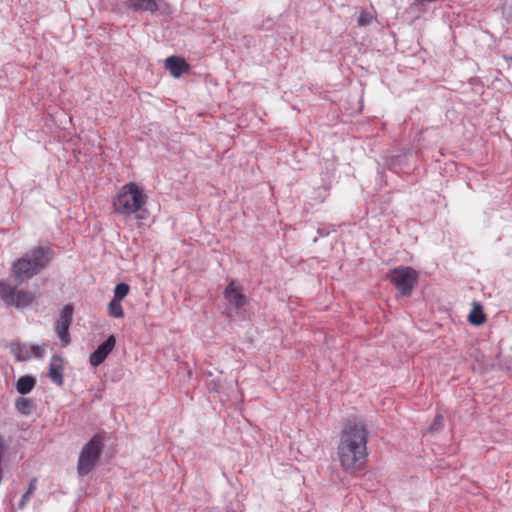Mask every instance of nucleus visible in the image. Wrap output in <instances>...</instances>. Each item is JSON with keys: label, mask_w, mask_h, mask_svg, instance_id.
Here are the masks:
<instances>
[{"label": "nucleus", "mask_w": 512, "mask_h": 512, "mask_svg": "<svg viewBox=\"0 0 512 512\" xmlns=\"http://www.w3.org/2000/svg\"><path fill=\"white\" fill-rule=\"evenodd\" d=\"M73 312L74 308L71 304L65 305L61 310L59 318L54 324V330L63 347H66L71 343L69 328L73 322Z\"/></svg>", "instance_id": "0eeeda50"}, {"label": "nucleus", "mask_w": 512, "mask_h": 512, "mask_svg": "<svg viewBox=\"0 0 512 512\" xmlns=\"http://www.w3.org/2000/svg\"><path fill=\"white\" fill-rule=\"evenodd\" d=\"M129 285L126 283H119L114 289V299L122 300L129 293Z\"/></svg>", "instance_id": "a211bd4d"}, {"label": "nucleus", "mask_w": 512, "mask_h": 512, "mask_svg": "<svg viewBox=\"0 0 512 512\" xmlns=\"http://www.w3.org/2000/svg\"><path fill=\"white\" fill-rule=\"evenodd\" d=\"M418 278V272L409 266L393 268L387 274V279L396 287L399 295L404 297L412 294Z\"/></svg>", "instance_id": "39448f33"}, {"label": "nucleus", "mask_w": 512, "mask_h": 512, "mask_svg": "<svg viewBox=\"0 0 512 512\" xmlns=\"http://www.w3.org/2000/svg\"><path fill=\"white\" fill-rule=\"evenodd\" d=\"M108 309H109V314L112 317H115V318H123L124 317V311H123L120 300L113 298L108 305Z\"/></svg>", "instance_id": "f3484780"}, {"label": "nucleus", "mask_w": 512, "mask_h": 512, "mask_svg": "<svg viewBox=\"0 0 512 512\" xmlns=\"http://www.w3.org/2000/svg\"><path fill=\"white\" fill-rule=\"evenodd\" d=\"M36 482H37V480L35 478L30 481L28 490L22 496V498H21V500L19 502V508L20 509H22L25 506V504L28 502L30 496L34 493V491L36 489Z\"/></svg>", "instance_id": "6ab92c4d"}, {"label": "nucleus", "mask_w": 512, "mask_h": 512, "mask_svg": "<svg viewBox=\"0 0 512 512\" xmlns=\"http://www.w3.org/2000/svg\"><path fill=\"white\" fill-rule=\"evenodd\" d=\"M103 447L104 442L100 435H94L83 446L77 463V473L80 477L88 475L95 469L99 462Z\"/></svg>", "instance_id": "20e7f679"}, {"label": "nucleus", "mask_w": 512, "mask_h": 512, "mask_svg": "<svg viewBox=\"0 0 512 512\" xmlns=\"http://www.w3.org/2000/svg\"><path fill=\"white\" fill-rule=\"evenodd\" d=\"M31 355H34L37 358H41L44 355V348L39 345H32L30 348H28Z\"/></svg>", "instance_id": "4be33fe9"}, {"label": "nucleus", "mask_w": 512, "mask_h": 512, "mask_svg": "<svg viewBox=\"0 0 512 512\" xmlns=\"http://www.w3.org/2000/svg\"><path fill=\"white\" fill-rule=\"evenodd\" d=\"M0 299L7 306L25 308L33 303L35 296L31 292L17 290L10 284H7L4 281H0Z\"/></svg>", "instance_id": "423d86ee"}, {"label": "nucleus", "mask_w": 512, "mask_h": 512, "mask_svg": "<svg viewBox=\"0 0 512 512\" xmlns=\"http://www.w3.org/2000/svg\"><path fill=\"white\" fill-rule=\"evenodd\" d=\"M54 251L47 246H38L25 253L12 264V275L18 285L33 278L45 269L52 258Z\"/></svg>", "instance_id": "f03ea898"}, {"label": "nucleus", "mask_w": 512, "mask_h": 512, "mask_svg": "<svg viewBox=\"0 0 512 512\" xmlns=\"http://www.w3.org/2000/svg\"><path fill=\"white\" fill-rule=\"evenodd\" d=\"M468 321L476 326H480L486 322V315L480 303L473 302L472 310L468 316Z\"/></svg>", "instance_id": "ddd939ff"}, {"label": "nucleus", "mask_w": 512, "mask_h": 512, "mask_svg": "<svg viewBox=\"0 0 512 512\" xmlns=\"http://www.w3.org/2000/svg\"><path fill=\"white\" fill-rule=\"evenodd\" d=\"M165 68L169 70L170 74L179 78L182 74L188 73L191 69L186 60L180 56H170L165 60Z\"/></svg>", "instance_id": "9d476101"}, {"label": "nucleus", "mask_w": 512, "mask_h": 512, "mask_svg": "<svg viewBox=\"0 0 512 512\" xmlns=\"http://www.w3.org/2000/svg\"><path fill=\"white\" fill-rule=\"evenodd\" d=\"M504 59H505V61L507 62L508 67H509V68H512V56H506V55H505V56H504Z\"/></svg>", "instance_id": "5701e85b"}, {"label": "nucleus", "mask_w": 512, "mask_h": 512, "mask_svg": "<svg viewBox=\"0 0 512 512\" xmlns=\"http://www.w3.org/2000/svg\"><path fill=\"white\" fill-rule=\"evenodd\" d=\"M127 5L133 11H149L154 13L169 14L170 6L164 0H127Z\"/></svg>", "instance_id": "6e6552de"}, {"label": "nucleus", "mask_w": 512, "mask_h": 512, "mask_svg": "<svg viewBox=\"0 0 512 512\" xmlns=\"http://www.w3.org/2000/svg\"><path fill=\"white\" fill-rule=\"evenodd\" d=\"M16 409L23 415H29L33 410V401L29 398L20 397L15 403Z\"/></svg>", "instance_id": "dca6fc26"}, {"label": "nucleus", "mask_w": 512, "mask_h": 512, "mask_svg": "<svg viewBox=\"0 0 512 512\" xmlns=\"http://www.w3.org/2000/svg\"><path fill=\"white\" fill-rule=\"evenodd\" d=\"M36 381L32 376H22L16 383L17 391L22 394H28L35 387Z\"/></svg>", "instance_id": "4468645a"}, {"label": "nucleus", "mask_w": 512, "mask_h": 512, "mask_svg": "<svg viewBox=\"0 0 512 512\" xmlns=\"http://www.w3.org/2000/svg\"><path fill=\"white\" fill-rule=\"evenodd\" d=\"M48 377L58 386L63 385V366L62 358L58 355H53L49 365Z\"/></svg>", "instance_id": "f8f14e48"}, {"label": "nucleus", "mask_w": 512, "mask_h": 512, "mask_svg": "<svg viewBox=\"0 0 512 512\" xmlns=\"http://www.w3.org/2000/svg\"><path fill=\"white\" fill-rule=\"evenodd\" d=\"M147 202V195L136 183L130 182L124 185L114 199L115 212L122 215L137 213Z\"/></svg>", "instance_id": "7ed1b4c3"}, {"label": "nucleus", "mask_w": 512, "mask_h": 512, "mask_svg": "<svg viewBox=\"0 0 512 512\" xmlns=\"http://www.w3.org/2000/svg\"><path fill=\"white\" fill-rule=\"evenodd\" d=\"M372 20V16L368 12H361L359 15L357 22L359 26H366L368 25Z\"/></svg>", "instance_id": "412c9836"}, {"label": "nucleus", "mask_w": 512, "mask_h": 512, "mask_svg": "<svg viewBox=\"0 0 512 512\" xmlns=\"http://www.w3.org/2000/svg\"><path fill=\"white\" fill-rule=\"evenodd\" d=\"M11 351L15 357L20 361H26L31 358V353L25 344L13 342L11 344Z\"/></svg>", "instance_id": "2eb2a0df"}, {"label": "nucleus", "mask_w": 512, "mask_h": 512, "mask_svg": "<svg viewBox=\"0 0 512 512\" xmlns=\"http://www.w3.org/2000/svg\"><path fill=\"white\" fill-rule=\"evenodd\" d=\"M225 299L236 308H241L248 303L247 297L237 288L234 282H230L224 290Z\"/></svg>", "instance_id": "9b49d317"}, {"label": "nucleus", "mask_w": 512, "mask_h": 512, "mask_svg": "<svg viewBox=\"0 0 512 512\" xmlns=\"http://www.w3.org/2000/svg\"><path fill=\"white\" fill-rule=\"evenodd\" d=\"M368 435L365 426L356 421H349L341 433L338 455L346 471L361 470L367 459Z\"/></svg>", "instance_id": "f257e3e1"}, {"label": "nucleus", "mask_w": 512, "mask_h": 512, "mask_svg": "<svg viewBox=\"0 0 512 512\" xmlns=\"http://www.w3.org/2000/svg\"><path fill=\"white\" fill-rule=\"evenodd\" d=\"M444 417L442 415H436L432 424L429 427L430 431H438L443 427Z\"/></svg>", "instance_id": "aec40b11"}, {"label": "nucleus", "mask_w": 512, "mask_h": 512, "mask_svg": "<svg viewBox=\"0 0 512 512\" xmlns=\"http://www.w3.org/2000/svg\"><path fill=\"white\" fill-rule=\"evenodd\" d=\"M116 345V338L110 335L97 349L90 355V364L94 367L99 366L111 353Z\"/></svg>", "instance_id": "1a4fd4ad"}]
</instances>
